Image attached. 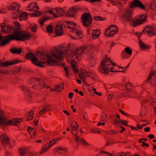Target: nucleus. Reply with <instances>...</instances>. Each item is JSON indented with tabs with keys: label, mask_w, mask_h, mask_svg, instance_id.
I'll return each mask as SVG.
<instances>
[{
	"label": "nucleus",
	"mask_w": 156,
	"mask_h": 156,
	"mask_svg": "<svg viewBox=\"0 0 156 156\" xmlns=\"http://www.w3.org/2000/svg\"><path fill=\"white\" fill-rule=\"evenodd\" d=\"M4 115L3 112L0 111V125L8 126L11 125L18 126L23 121V118H16L9 120L3 117Z\"/></svg>",
	"instance_id": "obj_1"
},
{
	"label": "nucleus",
	"mask_w": 156,
	"mask_h": 156,
	"mask_svg": "<svg viewBox=\"0 0 156 156\" xmlns=\"http://www.w3.org/2000/svg\"><path fill=\"white\" fill-rule=\"evenodd\" d=\"M25 58L26 59L31 61L32 63L34 65L39 67H43V63L44 62L40 61L36 57V56L32 52H29L26 54Z\"/></svg>",
	"instance_id": "obj_2"
},
{
	"label": "nucleus",
	"mask_w": 156,
	"mask_h": 156,
	"mask_svg": "<svg viewBox=\"0 0 156 156\" xmlns=\"http://www.w3.org/2000/svg\"><path fill=\"white\" fill-rule=\"evenodd\" d=\"M81 19L83 26L88 27L92 23V17L90 13H83L82 15Z\"/></svg>",
	"instance_id": "obj_3"
},
{
	"label": "nucleus",
	"mask_w": 156,
	"mask_h": 156,
	"mask_svg": "<svg viewBox=\"0 0 156 156\" xmlns=\"http://www.w3.org/2000/svg\"><path fill=\"white\" fill-rule=\"evenodd\" d=\"M13 32L8 35L7 40L8 43L11 41H20L21 30H12Z\"/></svg>",
	"instance_id": "obj_4"
},
{
	"label": "nucleus",
	"mask_w": 156,
	"mask_h": 156,
	"mask_svg": "<svg viewBox=\"0 0 156 156\" xmlns=\"http://www.w3.org/2000/svg\"><path fill=\"white\" fill-rule=\"evenodd\" d=\"M112 61L109 58H106L103 59L101 61L100 65L99 66L98 70L99 71L102 73H108V67H105V65H106V63L107 62H111Z\"/></svg>",
	"instance_id": "obj_5"
},
{
	"label": "nucleus",
	"mask_w": 156,
	"mask_h": 156,
	"mask_svg": "<svg viewBox=\"0 0 156 156\" xmlns=\"http://www.w3.org/2000/svg\"><path fill=\"white\" fill-rule=\"evenodd\" d=\"M147 18V15L146 14H142L140 15H138L135 17L136 21L133 20V23L134 24L133 25L134 27L140 25L142 24L146 21Z\"/></svg>",
	"instance_id": "obj_6"
},
{
	"label": "nucleus",
	"mask_w": 156,
	"mask_h": 156,
	"mask_svg": "<svg viewBox=\"0 0 156 156\" xmlns=\"http://www.w3.org/2000/svg\"><path fill=\"white\" fill-rule=\"evenodd\" d=\"M137 7L142 10L145 9V6L142 4L140 1L133 0L130 5L129 8H136Z\"/></svg>",
	"instance_id": "obj_7"
},
{
	"label": "nucleus",
	"mask_w": 156,
	"mask_h": 156,
	"mask_svg": "<svg viewBox=\"0 0 156 156\" xmlns=\"http://www.w3.org/2000/svg\"><path fill=\"white\" fill-rule=\"evenodd\" d=\"M23 62L22 60H21L18 59L12 60L10 62L9 61H5L4 62H2L0 60V67H7L9 66L12 65Z\"/></svg>",
	"instance_id": "obj_8"
},
{
	"label": "nucleus",
	"mask_w": 156,
	"mask_h": 156,
	"mask_svg": "<svg viewBox=\"0 0 156 156\" xmlns=\"http://www.w3.org/2000/svg\"><path fill=\"white\" fill-rule=\"evenodd\" d=\"M55 51L54 52H51V54L53 57L61 61L64 59V57L63 56L62 53L60 52V50L57 48H54Z\"/></svg>",
	"instance_id": "obj_9"
},
{
	"label": "nucleus",
	"mask_w": 156,
	"mask_h": 156,
	"mask_svg": "<svg viewBox=\"0 0 156 156\" xmlns=\"http://www.w3.org/2000/svg\"><path fill=\"white\" fill-rule=\"evenodd\" d=\"M131 10L130 9H127L123 13V19H126L128 22L133 21V20L131 17Z\"/></svg>",
	"instance_id": "obj_10"
},
{
	"label": "nucleus",
	"mask_w": 156,
	"mask_h": 156,
	"mask_svg": "<svg viewBox=\"0 0 156 156\" xmlns=\"http://www.w3.org/2000/svg\"><path fill=\"white\" fill-rule=\"evenodd\" d=\"M46 56L47 58V63L48 66H55L58 63V60L56 59L54 60L51 56L46 55Z\"/></svg>",
	"instance_id": "obj_11"
},
{
	"label": "nucleus",
	"mask_w": 156,
	"mask_h": 156,
	"mask_svg": "<svg viewBox=\"0 0 156 156\" xmlns=\"http://www.w3.org/2000/svg\"><path fill=\"white\" fill-rule=\"evenodd\" d=\"M31 37V35L29 32H27L25 30H21L20 41L23 40H29Z\"/></svg>",
	"instance_id": "obj_12"
},
{
	"label": "nucleus",
	"mask_w": 156,
	"mask_h": 156,
	"mask_svg": "<svg viewBox=\"0 0 156 156\" xmlns=\"http://www.w3.org/2000/svg\"><path fill=\"white\" fill-rule=\"evenodd\" d=\"M77 10L78 9H76L74 7L70 8L69 10L66 13L65 16H66L74 17V14Z\"/></svg>",
	"instance_id": "obj_13"
},
{
	"label": "nucleus",
	"mask_w": 156,
	"mask_h": 156,
	"mask_svg": "<svg viewBox=\"0 0 156 156\" xmlns=\"http://www.w3.org/2000/svg\"><path fill=\"white\" fill-rule=\"evenodd\" d=\"M75 51L70 48V44H68L67 45L66 50L65 54L69 57H73L74 55V53Z\"/></svg>",
	"instance_id": "obj_14"
},
{
	"label": "nucleus",
	"mask_w": 156,
	"mask_h": 156,
	"mask_svg": "<svg viewBox=\"0 0 156 156\" xmlns=\"http://www.w3.org/2000/svg\"><path fill=\"white\" fill-rule=\"evenodd\" d=\"M0 140L2 143L4 145H7L10 143L9 139L5 133H3L1 136Z\"/></svg>",
	"instance_id": "obj_15"
},
{
	"label": "nucleus",
	"mask_w": 156,
	"mask_h": 156,
	"mask_svg": "<svg viewBox=\"0 0 156 156\" xmlns=\"http://www.w3.org/2000/svg\"><path fill=\"white\" fill-rule=\"evenodd\" d=\"M8 35L3 37L0 33V46H3L8 43Z\"/></svg>",
	"instance_id": "obj_16"
},
{
	"label": "nucleus",
	"mask_w": 156,
	"mask_h": 156,
	"mask_svg": "<svg viewBox=\"0 0 156 156\" xmlns=\"http://www.w3.org/2000/svg\"><path fill=\"white\" fill-rule=\"evenodd\" d=\"M1 30L2 32H4L7 33H9L11 30H12V27H9L7 25H4L1 26Z\"/></svg>",
	"instance_id": "obj_17"
},
{
	"label": "nucleus",
	"mask_w": 156,
	"mask_h": 156,
	"mask_svg": "<svg viewBox=\"0 0 156 156\" xmlns=\"http://www.w3.org/2000/svg\"><path fill=\"white\" fill-rule=\"evenodd\" d=\"M60 29H58L57 28H55V37L57 36H60L62 35L63 34V27L62 26L60 27Z\"/></svg>",
	"instance_id": "obj_18"
},
{
	"label": "nucleus",
	"mask_w": 156,
	"mask_h": 156,
	"mask_svg": "<svg viewBox=\"0 0 156 156\" xmlns=\"http://www.w3.org/2000/svg\"><path fill=\"white\" fill-rule=\"evenodd\" d=\"M100 34V31L99 30H93L92 33V38L93 39L99 37Z\"/></svg>",
	"instance_id": "obj_19"
},
{
	"label": "nucleus",
	"mask_w": 156,
	"mask_h": 156,
	"mask_svg": "<svg viewBox=\"0 0 156 156\" xmlns=\"http://www.w3.org/2000/svg\"><path fill=\"white\" fill-rule=\"evenodd\" d=\"M115 29H111L109 33H108L105 35L108 37H112L117 33L118 31L117 27L116 26H115Z\"/></svg>",
	"instance_id": "obj_20"
},
{
	"label": "nucleus",
	"mask_w": 156,
	"mask_h": 156,
	"mask_svg": "<svg viewBox=\"0 0 156 156\" xmlns=\"http://www.w3.org/2000/svg\"><path fill=\"white\" fill-rule=\"evenodd\" d=\"M22 51V49L20 48H11L10 50V51L12 54H17L20 55L21 52Z\"/></svg>",
	"instance_id": "obj_21"
},
{
	"label": "nucleus",
	"mask_w": 156,
	"mask_h": 156,
	"mask_svg": "<svg viewBox=\"0 0 156 156\" xmlns=\"http://www.w3.org/2000/svg\"><path fill=\"white\" fill-rule=\"evenodd\" d=\"M14 27H12V30H20L21 27L20 23L18 22L14 21L13 22Z\"/></svg>",
	"instance_id": "obj_22"
},
{
	"label": "nucleus",
	"mask_w": 156,
	"mask_h": 156,
	"mask_svg": "<svg viewBox=\"0 0 156 156\" xmlns=\"http://www.w3.org/2000/svg\"><path fill=\"white\" fill-rule=\"evenodd\" d=\"M139 44L140 45V48L142 50L148 49L150 47L149 46H147L145 44H144L143 42L140 39L139 40Z\"/></svg>",
	"instance_id": "obj_23"
},
{
	"label": "nucleus",
	"mask_w": 156,
	"mask_h": 156,
	"mask_svg": "<svg viewBox=\"0 0 156 156\" xmlns=\"http://www.w3.org/2000/svg\"><path fill=\"white\" fill-rule=\"evenodd\" d=\"M28 13L24 12H23L20 14L19 16L20 21H22L27 19L28 17Z\"/></svg>",
	"instance_id": "obj_24"
},
{
	"label": "nucleus",
	"mask_w": 156,
	"mask_h": 156,
	"mask_svg": "<svg viewBox=\"0 0 156 156\" xmlns=\"http://www.w3.org/2000/svg\"><path fill=\"white\" fill-rule=\"evenodd\" d=\"M56 14L58 17H61L64 14V12L62 9H57L56 10Z\"/></svg>",
	"instance_id": "obj_25"
},
{
	"label": "nucleus",
	"mask_w": 156,
	"mask_h": 156,
	"mask_svg": "<svg viewBox=\"0 0 156 156\" xmlns=\"http://www.w3.org/2000/svg\"><path fill=\"white\" fill-rule=\"evenodd\" d=\"M93 56L91 55L90 56L88 57L89 62V64L90 67L94 66L96 64L94 60L93 59Z\"/></svg>",
	"instance_id": "obj_26"
},
{
	"label": "nucleus",
	"mask_w": 156,
	"mask_h": 156,
	"mask_svg": "<svg viewBox=\"0 0 156 156\" xmlns=\"http://www.w3.org/2000/svg\"><path fill=\"white\" fill-rule=\"evenodd\" d=\"M20 156H26V154L27 152V151L26 149H24L22 148H18Z\"/></svg>",
	"instance_id": "obj_27"
},
{
	"label": "nucleus",
	"mask_w": 156,
	"mask_h": 156,
	"mask_svg": "<svg viewBox=\"0 0 156 156\" xmlns=\"http://www.w3.org/2000/svg\"><path fill=\"white\" fill-rule=\"evenodd\" d=\"M54 150L59 153H62V151H64L65 153L67 152V149L66 148L60 147H56L54 149Z\"/></svg>",
	"instance_id": "obj_28"
},
{
	"label": "nucleus",
	"mask_w": 156,
	"mask_h": 156,
	"mask_svg": "<svg viewBox=\"0 0 156 156\" xmlns=\"http://www.w3.org/2000/svg\"><path fill=\"white\" fill-rule=\"evenodd\" d=\"M35 55L38 58L45 57L44 54L41 51H38L35 53Z\"/></svg>",
	"instance_id": "obj_29"
},
{
	"label": "nucleus",
	"mask_w": 156,
	"mask_h": 156,
	"mask_svg": "<svg viewBox=\"0 0 156 156\" xmlns=\"http://www.w3.org/2000/svg\"><path fill=\"white\" fill-rule=\"evenodd\" d=\"M82 50H80V48H78L76 49L75 51L74 54V55H76V57H80V53H82Z\"/></svg>",
	"instance_id": "obj_30"
},
{
	"label": "nucleus",
	"mask_w": 156,
	"mask_h": 156,
	"mask_svg": "<svg viewBox=\"0 0 156 156\" xmlns=\"http://www.w3.org/2000/svg\"><path fill=\"white\" fill-rule=\"evenodd\" d=\"M34 112L33 111H31L30 112L28 115L27 117L26 121H28L31 120L34 117Z\"/></svg>",
	"instance_id": "obj_31"
},
{
	"label": "nucleus",
	"mask_w": 156,
	"mask_h": 156,
	"mask_svg": "<svg viewBox=\"0 0 156 156\" xmlns=\"http://www.w3.org/2000/svg\"><path fill=\"white\" fill-rule=\"evenodd\" d=\"M72 32L76 34L77 36V38H78V37H80L79 39H80L83 37V35H82V33L81 32L76 30L75 29L72 31Z\"/></svg>",
	"instance_id": "obj_32"
},
{
	"label": "nucleus",
	"mask_w": 156,
	"mask_h": 156,
	"mask_svg": "<svg viewBox=\"0 0 156 156\" xmlns=\"http://www.w3.org/2000/svg\"><path fill=\"white\" fill-rule=\"evenodd\" d=\"M46 30L48 33H51L53 31V27L52 25L50 24L48 26L46 27Z\"/></svg>",
	"instance_id": "obj_33"
},
{
	"label": "nucleus",
	"mask_w": 156,
	"mask_h": 156,
	"mask_svg": "<svg viewBox=\"0 0 156 156\" xmlns=\"http://www.w3.org/2000/svg\"><path fill=\"white\" fill-rule=\"evenodd\" d=\"M89 73L90 74L88 77H90L93 80H95L97 76L96 74L93 72L89 71Z\"/></svg>",
	"instance_id": "obj_34"
},
{
	"label": "nucleus",
	"mask_w": 156,
	"mask_h": 156,
	"mask_svg": "<svg viewBox=\"0 0 156 156\" xmlns=\"http://www.w3.org/2000/svg\"><path fill=\"white\" fill-rule=\"evenodd\" d=\"M105 17H103L100 16H95L94 17V20L97 21H104L106 20Z\"/></svg>",
	"instance_id": "obj_35"
},
{
	"label": "nucleus",
	"mask_w": 156,
	"mask_h": 156,
	"mask_svg": "<svg viewBox=\"0 0 156 156\" xmlns=\"http://www.w3.org/2000/svg\"><path fill=\"white\" fill-rule=\"evenodd\" d=\"M30 132L29 133L31 137H32L31 134H32L33 136V137H34L36 134V131L35 128H32L31 129L30 131Z\"/></svg>",
	"instance_id": "obj_36"
},
{
	"label": "nucleus",
	"mask_w": 156,
	"mask_h": 156,
	"mask_svg": "<svg viewBox=\"0 0 156 156\" xmlns=\"http://www.w3.org/2000/svg\"><path fill=\"white\" fill-rule=\"evenodd\" d=\"M51 105H44L42 109L46 112H47L49 110L50 108L51 107Z\"/></svg>",
	"instance_id": "obj_37"
},
{
	"label": "nucleus",
	"mask_w": 156,
	"mask_h": 156,
	"mask_svg": "<svg viewBox=\"0 0 156 156\" xmlns=\"http://www.w3.org/2000/svg\"><path fill=\"white\" fill-rule=\"evenodd\" d=\"M22 90L24 91L27 93L28 95H29V97H30L31 92L29 88L26 87H23L22 88Z\"/></svg>",
	"instance_id": "obj_38"
},
{
	"label": "nucleus",
	"mask_w": 156,
	"mask_h": 156,
	"mask_svg": "<svg viewBox=\"0 0 156 156\" xmlns=\"http://www.w3.org/2000/svg\"><path fill=\"white\" fill-rule=\"evenodd\" d=\"M55 141H54V142H53V140H52L49 141V143H47L45 144V146H47L48 148H50L52 146L55 144Z\"/></svg>",
	"instance_id": "obj_39"
},
{
	"label": "nucleus",
	"mask_w": 156,
	"mask_h": 156,
	"mask_svg": "<svg viewBox=\"0 0 156 156\" xmlns=\"http://www.w3.org/2000/svg\"><path fill=\"white\" fill-rule=\"evenodd\" d=\"M150 8L152 10H156V4L155 2H152L150 5Z\"/></svg>",
	"instance_id": "obj_40"
},
{
	"label": "nucleus",
	"mask_w": 156,
	"mask_h": 156,
	"mask_svg": "<svg viewBox=\"0 0 156 156\" xmlns=\"http://www.w3.org/2000/svg\"><path fill=\"white\" fill-rule=\"evenodd\" d=\"M125 51L127 54H129L130 55H131L132 53V50L127 47L125 48Z\"/></svg>",
	"instance_id": "obj_41"
},
{
	"label": "nucleus",
	"mask_w": 156,
	"mask_h": 156,
	"mask_svg": "<svg viewBox=\"0 0 156 156\" xmlns=\"http://www.w3.org/2000/svg\"><path fill=\"white\" fill-rule=\"evenodd\" d=\"M63 67L64 68V69L66 73V76L68 77L69 74V69H68L67 67H65L64 65H63Z\"/></svg>",
	"instance_id": "obj_42"
},
{
	"label": "nucleus",
	"mask_w": 156,
	"mask_h": 156,
	"mask_svg": "<svg viewBox=\"0 0 156 156\" xmlns=\"http://www.w3.org/2000/svg\"><path fill=\"white\" fill-rule=\"evenodd\" d=\"M36 8L37 9L36 10H35V11H36L38 10V9H39V7L37 5V3H36V5L34 4L33 7H31V9H27V10L30 11H33L34 9V8Z\"/></svg>",
	"instance_id": "obj_43"
},
{
	"label": "nucleus",
	"mask_w": 156,
	"mask_h": 156,
	"mask_svg": "<svg viewBox=\"0 0 156 156\" xmlns=\"http://www.w3.org/2000/svg\"><path fill=\"white\" fill-rule=\"evenodd\" d=\"M49 148H48L47 146H45V145L44 147H42V151L39 152L40 154H41L46 152Z\"/></svg>",
	"instance_id": "obj_44"
},
{
	"label": "nucleus",
	"mask_w": 156,
	"mask_h": 156,
	"mask_svg": "<svg viewBox=\"0 0 156 156\" xmlns=\"http://www.w3.org/2000/svg\"><path fill=\"white\" fill-rule=\"evenodd\" d=\"M146 28H147L148 29H150L152 30H153V28L152 27L150 26L149 25L146 26L142 30V32H143V33H145V30H146Z\"/></svg>",
	"instance_id": "obj_45"
},
{
	"label": "nucleus",
	"mask_w": 156,
	"mask_h": 156,
	"mask_svg": "<svg viewBox=\"0 0 156 156\" xmlns=\"http://www.w3.org/2000/svg\"><path fill=\"white\" fill-rule=\"evenodd\" d=\"M80 140L82 142L81 144L82 145L85 146H88L89 145V144L86 142L83 138H80Z\"/></svg>",
	"instance_id": "obj_46"
},
{
	"label": "nucleus",
	"mask_w": 156,
	"mask_h": 156,
	"mask_svg": "<svg viewBox=\"0 0 156 156\" xmlns=\"http://www.w3.org/2000/svg\"><path fill=\"white\" fill-rule=\"evenodd\" d=\"M71 66L73 69L74 72L75 73H77L78 71V69L76 68V65L75 64H72Z\"/></svg>",
	"instance_id": "obj_47"
},
{
	"label": "nucleus",
	"mask_w": 156,
	"mask_h": 156,
	"mask_svg": "<svg viewBox=\"0 0 156 156\" xmlns=\"http://www.w3.org/2000/svg\"><path fill=\"white\" fill-rule=\"evenodd\" d=\"M34 26H33L31 28V30L33 33H35L37 29V25L35 24H34Z\"/></svg>",
	"instance_id": "obj_48"
},
{
	"label": "nucleus",
	"mask_w": 156,
	"mask_h": 156,
	"mask_svg": "<svg viewBox=\"0 0 156 156\" xmlns=\"http://www.w3.org/2000/svg\"><path fill=\"white\" fill-rule=\"evenodd\" d=\"M115 142H114V140H109L107 141V142L106 144V146H108V145L112 144Z\"/></svg>",
	"instance_id": "obj_49"
},
{
	"label": "nucleus",
	"mask_w": 156,
	"mask_h": 156,
	"mask_svg": "<svg viewBox=\"0 0 156 156\" xmlns=\"http://www.w3.org/2000/svg\"><path fill=\"white\" fill-rule=\"evenodd\" d=\"M115 130H109L108 131H106V133L107 134L109 135H112L114 134Z\"/></svg>",
	"instance_id": "obj_50"
},
{
	"label": "nucleus",
	"mask_w": 156,
	"mask_h": 156,
	"mask_svg": "<svg viewBox=\"0 0 156 156\" xmlns=\"http://www.w3.org/2000/svg\"><path fill=\"white\" fill-rule=\"evenodd\" d=\"M46 20V19H45L44 18H43L42 19H41L39 20V22L41 26L43 25L44 23Z\"/></svg>",
	"instance_id": "obj_51"
},
{
	"label": "nucleus",
	"mask_w": 156,
	"mask_h": 156,
	"mask_svg": "<svg viewBox=\"0 0 156 156\" xmlns=\"http://www.w3.org/2000/svg\"><path fill=\"white\" fill-rule=\"evenodd\" d=\"M128 122V121H127L125 120H123L122 121V122H121V123L123 125L125 126H126L127 127L130 126V125H129L127 124Z\"/></svg>",
	"instance_id": "obj_52"
},
{
	"label": "nucleus",
	"mask_w": 156,
	"mask_h": 156,
	"mask_svg": "<svg viewBox=\"0 0 156 156\" xmlns=\"http://www.w3.org/2000/svg\"><path fill=\"white\" fill-rule=\"evenodd\" d=\"M115 25H111L109 26L108 27L107 29L106 30H105V35H106V34L108 33L107 32L108 30H110V29L111 28V27H115Z\"/></svg>",
	"instance_id": "obj_53"
},
{
	"label": "nucleus",
	"mask_w": 156,
	"mask_h": 156,
	"mask_svg": "<svg viewBox=\"0 0 156 156\" xmlns=\"http://www.w3.org/2000/svg\"><path fill=\"white\" fill-rule=\"evenodd\" d=\"M42 84L41 86H40L38 87V89L39 90H41L43 89L44 87H45V84L43 81H42Z\"/></svg>",
	"instance_id": "obj_54"
},
{
	"label": "nucleus",
	"mask_w": 156,
	"mask_h": 156,
	"mask_svg": "<svg viewBox=\"0 0 156 156\" xmlns=\"http://www.w3.org/2000/svg\"><path fill=\"white\" fill-rule=\"evenodd\" d=\"M22 66H20L19 68H17L16 67L15 68V71L16 73H19L21 70L22 69Z\"/></svg>",
	"instance_id": "obj_55"
},
{
	"label": "nucleus",
	"mask_w": 156,
	"mask_h": 156,
	"mask_svg": "<svg viewBox=\"0 0 156 156\" xmlns=\"http://www.w3.org/2000/svg\"><path fill=\"white\" fill-rule=\"evenodd\" d=\"M64 84L63 83H61L59 84L58 85H57V87L60 88L61 90H62L64 89L63 87Z\"/></svg>",
	"instance_id": "obj_56"
},
{
	"label": "nucleus",
	"mask_w": 156,
	"mask_h": 156,
	"mask_svg": "<svg viewBox=\"0 0 156 156\" xmlns=\"http://www.w3.org/2000/svg\"><path fill=\"white\" fill-rule=\"evenodd\" d=\"M121 55L123 58H127V56L124 51H123L121 53Z\"/></svg>",
	"instance_id": "obj_57"
},
{
	"label": "nucleus",
	"mask_w": 156,
	"mask_h": 156,
	"mask_svg": "<svg viewBox=\"0 0 156 156\" xmlns=\"http://www.w3.org/2000/svg\"><path fill=\"white\" fill-rule=\"evenodd\" d=\"M83 118L87 121H88V117L87 116V114L86 113H84L83 115Z\"/></svg>",
	"instance_id": "obj_58"
},
{
	"label": "nucleus",
	"mask_w": 156,
	"mask_h": 156,
	"mask_svg": "<svg viewBox=\"0 0 156 156\" xmlns=\"http://www.w3.org/2000/svg\"><path fill=\"white\" fill-rule=\"evenodd\" d=\"M0 73L3 74H7L9 73V71H2L1 69H0Z\"/></svg>",
	"instance_id": "obj_59"
},
{
	"label": "nucleus",
	"mask_w": 156,
	"mask_h": 156,
	"mask_svg": "<svg viewBox=\"0 0 156 156\" xmlns=\"http://www.w3.org/2000/svg\"><path fill=\"white\" fill-rule=\"evenodd\" d=\"M115 156H127L126 154L123 152H121L120 153H118Z\"/></svg>",
	"instance_id": "obj_60"
},
{
	"label": "nucleus",
	"mask_w": 156,
	"mask_h": 156,
	"mask_svg": "<svg viewBox=\"0 0 156 156\" xmlns=\"http://www.w3.org/2000/svg\"><path fill=\"white\" fill-rule=\"evenodd\" d=\"M152 30H146V31L145 30V32L147 33V34L149 35L151 34H154V33L153 32H152Z\"/></svg>",
	"instance_id": "obj_61"
},
{
	"label": "nucleus",
	"mask_w": 156,
	"mask_h": 156,
	"mask_svg": "<svg viewBox=\"0 0 156 156\" xmlns=\"http://www.w3.org/2000/svg\"><path fill=\"white\" fill-rule=\"evenodd\" d=\"M101 1V0H88L87 2L92 3L96 2H100Z\"/></svg>",
	"instance_id": "obj_62"
},
{
	"label": "nucleus",
	"mask_w": 156,
	"mask_h": 156,
	"mask_svg": "<svg viewBox=\"0 0 156 156\" xmlns=\"http://www.w3.org/2000/svg\"><path fill=\"white\" fill-rule=\"evenodd\" d=\"M144 146H145L147 147H149V144H148L146 143L145 142L143 141L141 147H143Z\"/></svg>",
	"instance_id": "obj_63"
},
{
	"label": "nucleus",
	"mask_w": 156,
	"mask_h": 156,
	"mask_svg": "<svg viewBox=\"0 0 156 156\" xmlns=\"http://www.w3.org/2000/svg\"><path fill=\"white\" fill-rule=\"evenodd\" d=\"M73 93L72 92H69L68 95V98L69 99H72L73 97Z\"/></svg>",
	"instance_id": "obj_64"
}]
</instances>
